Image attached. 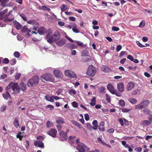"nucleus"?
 Wrapping results in <instances>:
<instances>
[{
	"mask_svg": "<svg viewBox=\"0 0 152 152\" xmlns=\"http://www.w3.org/2000/svg\"><path fill=\"white\" fill-rule=\"evenodd\" d=\"M7 9H5L0 12V19H1L4 14L7 12Z\"/></svg>",
	"mask_w": 152,
	"mask_h": 152,
	"instance_id": "33",
	"label": "nucleus"
},
{
	"mask_svg": "<svg viewBox=\"0 0 152 152\" xmlns=\"http://www.w3.org/2000/svg\"><path fill=\"white\" fill-rule=\"evenodd\" d=\"M54 75L56 77H61L62 75L61 72L59 70H55L53 71Z\"/></svg>",
	"mask_w": 152,
	"mask_h": 152,
	"instance_id": "17",
	"label": "nucleus"
},
{
	"mask_svg": "<svg viewBox=\"0 0 152 152\" xmlns=\"http://www.w3.org/2000/svg\"><path fill=\"white\" fill-rule=\"evenodd\" d=\"M41 79L43 82H45V81H52L53 80V76L50 73H46L41 76Z\"/></svg>",
	"mask_w": 152,
	"mask_h": 152,
	"instance_id": "4",
	"label": "nucleus"
},
{
	"mask_svg": "<svg viewBox=\"0 0 152 152\" xmlns=\"http://www.w3.org/2000/svg\"><path fill=\"white\" fill-rule=\"evenodd\" d=\"M127 58L132 61H133L134 60V58L131 55H129L128 56H127Z\"/></svg>",
	"mask_w": 152,
	"mask_h": 152,
	"instance_id": "64",
	"label": "nucleus"
},
{
	"mask_svg": "<svg viewBox=\"0 0 152 152\" xmlns=\"http://www.w3.org/2000/svg\"><path fill=\"white\" fill-rule=\"evenodd\" d=\"M85 148H86L85 145L82 143L78 144L77 147V149L79 151L78 152H85Z\"/></svg>",
	"mask_w": 152,
	"mask_h": 152,
	"instance_id": "11",
	"label": "nucleus"
},
{
	"mask_svg": "<svg viewBox=\"0 0 152 152\" xmlns=\"http://www.w3.org/2000/svg\"><path fill=\"white\" fill-rule=\"evenodd\" d=\"M119 105L122 106H124L125 105V102L123 100H120L119 102Z\"/></svg>",
	"mask_w": 152,
	"mask_h": 152,
	"instance_id": "45",
	"label": "nucleus"
},
{
	"mask_svg": "<svg viewBox=\"0 0 152 152\" xmlns=\"http://www.w3.org/2000/svg\"><path fill=\"white\" fill-rule=\"evenodd\" d=\"M44 28L43 27H39L38 31V33L40 35H43L44 34Z\"/></svg>",
	"mask_w": 152,
	"mask_h": 152,
	"instance_id": "28",
	"label": "nucleus"
},
{
	"mask_svg": "<svg viewBox=\"0 0 152 152\" xmlns=\"http://www.w3.org/2000/svg\"><path fill=\"white\" fill-rule=\"evenodd\" d=\"M113 94H115L116 96H122V94L119 92L117 91H115V90L114 91L113 93Z\"/></svg>",
	"mask_w": 152,
	"mask_h": 152,
	"instance_id": "39",
	"label": "nucleus"
},
{
	"mask_svg": "<svg viewBox=\"0 0 152 152\" xmlns=\"http://www.w3.org/2000/svg\"><path fill=\"white\" fill-rule=\"evenodd\" d=\"M45 99L47 101L52 102L54 101L53 96L51 97L48 95H47L45 96Z\"/></svg>",
	"mask_w": 152,
	"mask_h": 152,
	"instance_id": "26",
	"label": "nucleus"
},
{
	"mask_svg": "<svg viewBox=\"0 0 152 152\" xmlns=\"http://www.w3.org/2000/svg\"><path fill=\"white\" fill-rule=\"evenodd\" d=\"M61 35L58 32H55L53 34L52 32H49L46 36V39L47 42L50 44L52 43L56 39H59L61 37Z\"/></svg>",
	"mask_w": 152,
	"mask_h": 152,
	"instance_id": "1",
	"label": "nucleus"
},
{
	"mask_svg": "<svg viewBox=\"0 0 152 152\" xmlns=\"http://www.w3.org/2000/svg\"><path fill=\"white\" fill-rule=\"evenodd\" d=\"M11 88L13 91V94H17L20 92V88L18 86L17 83H13L11 82L9 85L7 86L6 90L9 91V90Z\"/></svg>",
	"mask_w": 152,
	"mask_h": 152,
	"instance_id": "2",
	"label": "nucleus"
},
{
	"mask_svg": "<svg viewBox=\"0 0 152 152\" xmlns=\"http://www.w3.org/2000/svg\"><path fill=\"white\" fill-rule=\"evenodd\" d=\"M56 123L58 124H64L65 122L63 121V119L61 118H60L56 120Z\"/></svg>",
	"mask_w": 152,
	"mask_h": 152,
	"instance_id": "34",
	"label": "nucleus"
},
{
	"mask_svg": "<svg viewBox=\"0 0 152 152\" xmlns=\"http://www.w3.org/2000/svg\"><path fill=\"white\" fill-rule=\"evenodd\" d=\"M61 9L62 11H63L66 10L67 7L64 4H63L61 5Z\"/></svg>",
	"mask_w": 152,
	"mask_h": 152,
	"instance_id": "52",
	"label": "nucleus"
},
{
	"mask_svg": "<svg viewBox=\"0 0 152 152\" xmlns=\"http://www.w3.org/2000/svg\"><path fill=\"white\" fill-rule=\"evenodd\" d=\"M72 30L75 33H78L79 32V31L78 29L76 27L72 28Z\"/></svg>",
	"mask_w": 152,
	"mask_h": 152,
	"instance_id": "55",
	"label": "nucleus"
},
{
	"mask_svg": "<svg viewBox=\"0 0 152 152\" xmlns=\"http://www.w3.org/2000/svg\"><path fill=\"white\" fill-rule=\"evenodd\" d=\"M13 124L14 126L16 128H18L19 126V121L18 120V118L17 117H16L15 118Z\"/></svg>",
	"mask_w": 152,
	"mask_h": 152,
	"instance_id": "23",
	"label": "nucleus"
},
{
	"mask_svg": "<svg viewBox=\"0 0 152 152\" xmlns=\"http://www.w3.org/2000/svg\"><path fill=\"white\" fill-rule=\"evenodd\" d=\"M151 121L148 120H144L142 122V125L144 126H148L151 124Z\"/></svg>",
	"mask_w": 152,
	"mask_h": 152,
	"instance_id": "29",
	"label": "nucleus"
},
{
	"mask_svg": "<svg viewBox=\"0 0 152 152\" xmlns=\"http://www.w3.org/2000/svg\"><path fill=\"white\" fill-rule=\"evenodd\" d=\"M143 113L146 115H149L150 114V111L147 108H145L143 110Z\"/></svg>",
	"mask_w": 152,
	"mask_h": 152,
	"instance_id": "38",
	"label": "nucleus"
},
{
	"mask_svg": "<svg viewBox=\"0 0 152 152\" xmlns=\"http://www.w3.org/2000/svg\"><path fill=\"white\" fill-rule=\"evenodd\" d=\"M31 30H32L31 28H30L29 29H28V30L27 32L28 35L31 36L33 33H34L36 34H37V32H36L34 31H31Z\"/></svg>",
	"mask_w": 152,
	"mask_h": 152,
	"instance_id": "31",
	"label": "nucleus"
},
{
	"mask_svg": "<svg viewBox=\"0 0 152 152\" xmlns=\"http://www.w3.org/2000/svg\"><path fill=\"white\" fill-rule=\"evenodd\" d=\"M10 0H2L1 3V6L6 7V4Z\"/></svg>",
	"mask_w": 152,
	"mask_h": 152,
	"instance_id": "35",
	"label": "nucleus"
},
{
	"mask_svg": "<svg viewBox=\"0 0 152 152\" xmlns=\"http://www.w3.org/2000/svg\"><path fill=\"white\" fill-rule=\"evenodd\" d=\"M92 124L94 126H92V129L94 130L96 129L98 127L97 121L96 120H94L92 122Z\"/></svg>",
	"mask_w": 152,
	"mask_h": 152,
	"instance_id": "27",
	"label": "nucleus"
},
{
	"mask_svg": "<svg viewBox=\"0 0 152 152\" xmlns=\"http://www.w3.org/2000/svg\"><path fill=\"white\" fill-rule=\"evenodd\" d=\"M42 10L44 11L47 10L49 11L50 10V9L49 8L45 6H43Z\"/></svg>",
	"mask_w": 152,
	"mask_h": 152,
	"instance_id": "56",
	"label": "nucleus"
},
{
	"mask_svg": "<svg viewBox=\"0 0 152 152\" xmlns=\"http://www.w3.org/2000/svg\"><path fill=\"white\" fill-rule=\"evenodd\" d=\"M65 75L68 77L74 78L76 77V75L74 72L71 70H65Z\"/></svg>",
	"mask_w": 152,
	"mask_h": 152,
	"instance_id": "9",
	"label": "nucleus"
},
{
	"mask_svg": "<svg viewBox=\"0 0 152 152\" xmlns=\"http://www.w3.org/2000/svg\"><path fill=\"white\" fill-rule=\"evenodd\" d=\"M14 16L13 15L6 14L4 17L3 21L7 22H11L14 19Z\"/></svg>",
	"mask_w": 152,
	"mask_h": 152,
	"instance_id": "8",
	"label": "nucleus"
},
{
	"mask_svg": "<svg viewBox=\"0 0 152 152\" xmlns=\"http://www.w3.org/2000/svg\"><path fill=\"white\" fill-rule=\"evenodd\" d=\"M121 110L123 113H128L131 110V109H128L125 108H123L121 109Z\"/></svg>",
	"mask_w": 152,
	"mask_h": 152,
	"instance_id": "43",
	"label": "nucleus"
},
{
	"mask_svg": "<svg viewBox=\"0 0 152 152\" xmlns=\"http://www.w3.org/2000/svg\"><path fill=\"white\" fill-rule=\"evenodd\" d=\"M21 76V74L20 73H17L15 76V79L16 80H18L19 78L20 77V76Z\"/></svg>",
	"mask_w": 152,
	"mask_h": 152,
	"instance_id": "58",
	"label": "nucleus"
},
{
	"mask_svg": "<svg viewBox=\"0 0 152 152\" xmlns=\"http://www.w3.org/2000/svg\"><path fill=\"white\" fill-rule=\"evenodd\" d=\"M19 15L24 20L26 21L27 22V18L26 17V15L22 13L20 14Z\"/></svg>",
	"mask_w": 152,
	"mask_h": 152,
	"instance_id": "40",
	"label": "nucleus"
},
{
	"mask_svg": "<svg viewBox=\"0 0 152 152\" xmlns=\"http://www.w3.org/2000/svg\"><path fill=\"white\" fill-rule=\"evenodd\" d=\"M47 133L49 135L53 137H55L57 133V131L55 129H51Z\"/></svg>",
	"mask_w": 152,
	"mask_h": 152,
	"instance_id": "13",
	"label": "nucleus"
},
{
	"mask_svg": "<svg viewBox=\"0 0 152 152\" xmlns=\"http://www.w3.org/2000/svg\"><path fill=\"white\" fill-rule=\"evenodd\" d=\"M136 42L137 45L140 48H142L145 47V46L141 44L138 41H137Z\"/></svg>",
	"mask_w": 152,
	"mask_h": 152,
	"instance_id": "44",
	"label": "nucleus"
},
{
	"mask_svg": "<svg viewBox=\"0 0 152 152\" xmlns=\"http://www.w3.org/2000/svg\"><path fill=\"white\" fill-rule=\"evenodd\" d=\"M110 70L109 68L106 66L103 65L101 67V70L106 72H109Z\"/></svg>",
	"mask_w": 152,
	"mask_h": 152,
	"instance_id": "22",
	"label": "nucleus"
},
{
	"mask_svg": "<svg viewBox=\"0 0 152 152\" xmlns=\"http://www.w3.org/2000/svg\"><path fill=\"white\" fill-rule=\"evenodd\" d=\"M106 88L104 87H101L100 88V92L101 93H105V90Z\"/></svg>",
	"mask_w": 152,
	"mask_h": 152,
	"instance_id": "49",
	"label": "nucleus"
},
{
	"mask_svg": "<svg viewBox=\"0 0 152 152\" xmlns=\"http://www.w3.org/2000/svg\"><path fill=\"white\" fill-rule=\"evenodd\" d=\"M77 48V46L73 44H71L69 45V48L70 49H74Z\"/></svg>",
	"mask_w": 152,
	"mask_h": 152,
	"instance_id": "41",
	"label": "nucleus"
},
{
	"mask_svg": "<svg viewBox=\"0 0 152 152\" xmlns=\"http://www.w3.org/2000/svg\"><path fill=\"white\" fill-rule=\"evenodd\" d=\"M88 55V51L86 50H83L82 53V55L83 56H87Z\"/></svg>",
	"mask_w": 152,
	"mask_h": 152,
	"instance_id": "36",
	"label": "nucleus"
},
{
	"mask_svg": "<svg viewBox=\"0 0 152 152\" xmlns=\"http://www.w3.org/2000/svg\"><path fill=\"white\" fill-rule=\"evenodd\" d=\"M60 135V140L62 141H64L67 139V137L66 133L64 131H61L59 133Z\"/></svg>",
	"mask_w": 152,
	"mask_h": 152,
	"instance_id": "12",
	"label": "nucleus"
},
{
	"mask_svg": "<svg viewBox=\"0 0 152 152\" xmlns=\"http://www.w3.org/2000/svg\"><path fill=\"white\" fill-rule=\"evenodd\" d=\"M134 85L133 83L129 82L126 87V90L128 91L131 90L134 88Z\"/></svg>",
	"mask_w": 152,
	"mask_h": 152,
	"instance_id": "21",
	"label": "nucleus"
},
{
	"mask_svg": "<svg viewBox=\"0 0 152 152\" xmlns=\"http://www.w3.org/2000/svg\"><path fill=\"white\" fill-rule=\"evenodd\" d=\"M106 101L109 103L110 102V97L109 95H108L107 94H106Z\"/></svg>",
	"mask_w": 152,
	"mask_h": 152,
	"instance_id": "47",
	"label": "nucleus"
},
{
	"mask_svg": "<svg viewBox=\"0 0 152 152\" xmlns=\"http://www.w3.org/2000/svg\"><path fill=\"white\" fill-rule=\"evenodd\" d=\"M71 122L74 125L78 127L79 128L81 129L82 128V126L79 123L77 122L74 120H72L71 121Z\"/></svg>",
	"mask_w": 152,
	"mask_h": 152,
	"instance_id": "25",
	"label": "nucleus"
},
{
	"mask_svg": "<svg viewBox=\"0 0 152 152\" xmlns=\"http://www.w3.org/2000/svg\"><path fill=\"white\" fill-rule=\"evenodd\" d=\"M85 119L86 121H88L89 119V115L87 113L85 114L84 115Z\"/></svg>",
	"mask_w": 152,
	"mask_h": 152,
	"instance_id": "59",
	"label": "nucleus"
},
{
	"mask_svg": "<svg viewBox=\"0 0 152 152\" xmlns=\"http://www.w3.org/2000/svg\"><path fill=\"white\" fill-rule=\"evenodd\" d=\"M72 106L73 107H77L78 106V103L74 101L72 103Z\"/></svg>",
	"mask_w": 152,
	"mask_h": 152,
	"instance_id": "53",
	"label": "nucleus"
},
{
	"mask_svg": "<svg viewBox=\"0 0 152 152\" xmlns=\"http://www.w3.org/2000/svg\"><path fill=\"white\" fill-rule=\"evenodd\" d=\"M117 87L119 91L123 92L124 91V85L123 83H118L117 85Z\"/></svg>",
	"mask_w": 152,
	"mask_h": 152,
	"instance_id": "14",
	"label": "nucleus"
},
{
	"mask_svg": "<svg viewBox=\"0 0 152 152\" xmlns=\"http://www.w3.org/2000/svg\"><path fill=\"white\" fill-rule=\"evenodd\" d=\"M45 108L46 109L49 108L50 110L51 111L54 109V107L52 105L49 104L47 105L45 107Z\"/></svg>",
	"mask_w": 152,
	"mask_h": 152,
	"instance_id": "42",
	"label": "nucleus"
},
{
	"mask_svg": "<svg viewBox=\"0 0 152 152\" xmlns=\"http://www.w3.org/2000/svg\"><path fill=\"white\" fill-rule=\"evenodd\" d=\"M14 55L16 58H18L20 56V53L18 51H15L14 53Z\"/></svg>",
	"mask_w": 152,
	"mask_h": 152,
	"instance_id": "46",
	"label": "nucleus"
},
{
	"mask_svg": "<svg viewBox=\"0 0 152 152\" xmlns=\"http://www.w3.org/2000/svg\"><path fill=\"white\" fill-rule=\"evenodd\" d=\"M104 121H101L100 123V124L98 126V128L100 131L103 132L104 131Z\"/></svg>",
	"mask_w": 152,
	"mask_h": 152,
	"instance_id": "18",
	"label": "nucleus"
},
{
	"mask_svg": "<svg viewBox=\"0 0 152 152\" xmlns=\"http://www.w3.org/2000/svg\"><path fill=\"white\" fill-rule=\"evenodd\" d=\"M149 101L148 100H145L141 102L139 104L136 105L135 107V109H142L145 108L149 104Z\"/></svg>",
	"mask_w": 152,
	"mask_h": 152,
	"instance_id": "6",
	"label": "nucleus"
},
{
	"mask_svg": "<svg viewBox=\"0 0 152 152\" xmlns=\"http://www.w3.org/2000/svg\"><path fill=\"white\" fill-rule=\"evenodd\" d=\"M19 88L20 90H21L23 91H25L27 89V86L26 83L21 82L19 84Z\"/></svg>",
	"mask_w": 152,
	"mask_h": 152,
	"instance_id": "15",
	"label": "nucleus"
},
{
	"mask_svg": "<svg viewBox=\"0 0 152 152\" xmlns=\"http://www.w3.org/2000/svg\"><path fill=\"white\" fill-rule=\"evenodd\" d=\"M9 60L8 58H5L3 60L2 63H3L7 64L9 62Z\"/></svg>",
	"mask_w": 152,
	"mask_h": 152,
	"instance_id": "51",
	"label": "nucleus"
},
{
	"mask_svg": "<svg viewBox=\"0 0 152 152\" xmlns=\"http://www.w3.org/2000/svg\"><path fill=\"white\" fill-rule=\"evenodd\" d=\"M62 90L61 88H59L56 92V93L58 95H59L62 92Z\"/></svg>",
	"mask_w": 152,
	"mask_h": 152,
	"instance_id": "61",
	"label": "nucleus"
},
{
	"mask_svg": "<svg viewBox=\"0 0 152 152\" xmlns=\"http://www.w3.org/2000/svg\"><path fill=\"white\" fill-rule=\"evenodd\" d=\"M53 124L50 121H48L46 123V126L48 128H49L53 126Z\"/></svg>",
	"mask_w": 152,
	"mask_h": 152,
	"instance_id": "48",
	"label": "nucleus"
},
{
	"mask_svg": "<svg viewBox=\"0 0 152 152\" xmlns=\"http://www.w3.org/2000/svg\"><path fill=\"white\" fill-rule=\"evenodd\" d=\"M8 91H7L5 93L2 94L3 97L6 99H7L11 97Z\"/></svg>",
	"mask_w": 152,
	"mask_h": 152,
	"instance_id": "24",
	"label": "nucleus"
},
{
	"mask_svg": "<svg viewBox=\"0 0 152 152\" xmlns=\"http://www.w3.org/2000/svg\"><path fill=\"white\" fill-rule=\"evenodd\" d=\"M112 30L113 31H118L120 29L119 28L116 26H113L112 28Z\"/></svg>",
	"mask_w": 152,
	"mask_h": 152,
	"instance_id": "50",
	"label": "nucleus"
},
{
	"mask_svg": "<svg viewBox=\"0 0 152 152\" xmlns=\"http://www.w3.org/2000/svg\"><path fill=\"white\" fill-rule=\"evenodd\" d=\"M34 145L36 146H37L39 147L43 148L44 147L43 143L40 141H35L34 142Z\"/></svg>",
	"mask_w": 152,
	"mask_h": 152,
	"instance_id": "16",
	"label": "nucleus"
},
{
	"mask_svg": "<svg viewBox=\"0 0 152 152\" xmlns=\"http://www.w3.org/2000/svg\"><path fill=\"white\" fill-rule=\"evenodd\" d=\"M96 73V70L95 67L93 65L89 66L88 68L86 74L91 77L94 76Z\"/></svg>",
	"mask_w": 152,
	"mask_h": 152,
	"instance_id": "5",
	"label": "nucleus"
},
{
	"mask_svg": "<svg viewBox=\"0 0 152 152\" xmlns=\"http://www.w3.org/2000/svg\"><path fill=\"white\" fill-rule=\"evenodd\" d=\"M87 128L91 130V129H92V126H91V124L89 123H87L86 124V125Z\"/></svg>",
	"mask_w": 152,
	"mask_h": 152,
	"instance_id": "63",
	"label": "nucleus"
},
{
	"mask_svg": "<svg viewBox=\"0 0 152 152\" xmlns=\"http://www.w3.org/2000/svg\"><path fill=\"white\" fill-rule=\"evenodd\" d=\"M122 48V46L120 45H118L116 48V51L117 52H119Z\"/></svg>",
	"mask_w": 152,
	"mask_h": 152,
	"instance_id": "60",
	"label": "nucleus"
},
{
	"mask_svg": "<svg viewBox=\"0 0 152 152\" xmlns=\"http://www.w3.org/2000/svg\"><path fill=\"white\" fill-rule=\"evenodd\" d=\"M7 106L6 105H4L1 107L0 108V111L1 112H4L6 109Z\"/></svg>",
	"mask_w": 152,
	"mask_h": 152,
	"instance_id": "54",
	"label": "nucleus"
},
{
	"mask_svg": "<svg viewBox=\"0 0 152 152\" xmlns=\"http://www.w3.org/2000/svg\"><path fill=\"white\" fill-rule=\"evenodd\" d=\"M39 78L38 76H34L28 80L27 84L28 86L30 87L33 86L34 85H37L39 83Z\"/></svg>",
	"mask_w": 152,
	"mask_h": 152,
	"instance_id": "3",
	"label": "nucleus"
},
{
	"mask_svg": "<svg viewBox=\"0 0 152 152\" xmlns=\"http://www.w3.org/2000/svg\"><path fill=\"white\" fill-rule=\"evenodd\" d=\"M107 88L109 91L112 94L113 93L114 91L115 90L113 86L110 83H108V84L107 86Z\"/></svg>",
	"mask_w": 152,
	"mask_h": 152,
	"instance_id": "19",
	"label": "nucleus"
},
{
	"mask_svg": "<svg viewBox=\"0 0 152 152\" xmlns=\"http://www.w3.org/2000/svg\"><path fill=\"white\" fill-rule=\"evenodd\" d=\"M27 22L28 24L32 25L33 26V28L32 29L33 30L35 31L37 30L39 26V23L33 20H31L27 21Z\"/></svg>",
	"mask_w": 152,
	"mask_h": 152,
	"instance_id": "7",
	"label": "nucleus"
},
{
	"mask_svg": "<svg viewBox=\"0 0 152 152\" xmlns=\"http://www.w3.org/2000/svg\"><path fill=\"white\" fill-rule=\"evenodd\" d=\"M91 102L90 103V104L92 106H94L96 104V98L94 96L91 100Z\"/></svg>",
	"mask_w": 152,
	"mask_h": 152,
	"instance_id": "32",
	"label": "nucleus"
},
{
	"mask_svg": "<svg viewBox=\"0 0 152 152\" xmlns=\"http://www.w3.org/2000/svg\"><path fill=\"white\" fill-rule=\"evenodd\" d=\"M28 29V28H27V26H25L22 28L21 31L23 33H25L26 32H27Z\"/></svg>",
	"mask_w": 152,
	"mask_h": 152,
	"instance_id": "37",
	"label": "nucleus"
},
{
	"mask_svg": "<svg viewBox=\"0 0 152 152\" xmlns=\"http://www.w3.org/2000/svg\"><path fill=\"white\" fill-rule=\"evenodd\" d=\"M76 93L75 91L73 89H71L69 91V94H75Z\"/></svg>",
	"mask_w": 152,
	"mask_h": 152,
	"instance_id": "62",
	"label": "nucleus"
},
{
	"mask_svg": "<svg viewBox=\"0 0 152 152\" xmlns=\"http://www.w3.org/2000/svg\"><path fill=\"white\" fill-rule=\"evenodd\" d=\"M145 25V22L144 21H142L140 23L139 26L140 27H143Z\"/></svg>",
	"mask_w": 152,
	"mask_h": 152,
	"instance_id": "57",
	"label": "nucleus"
},
{
	"mask_svg": "<svg viewBox=\"0 0 152 152\" xmlns=\"http://www.w3.org/2000/svg\"><path fill=\"white\" fill-rule=\"evenodd\" d=\"M128 100L131 103L133 104H136L137 102V100L136 99L133 98H129L128 99Z\"/></svg>",
	"mask_w": 152,
	"mask_h": 152,
	"instance_id": "30",
	"label": "nucleus"
},
{
	"mask_svg": "<svg viewBox=\"0 0 152 152\" xmlns=\"http://www.w3.org/2000/svg\"><path fill=\"white\" fill-rule=\"evenodd\" d=\"M13 24L15 27L18 30L20 29L22 27V25L16 21H13Z\"/></svg>",
	"mask_w": 152,
	"mask_h": 152,
	"instance_id": "20",
	"label": "nucleus"
},
{
	"mask_svg": "<svg viewBox=\"0 0 152 152\" xmlns=\"http://www.w3.org/2000/svg\"><path fill=\"white\" fill-rule=\"evenodd\" d=\"M66 40L65 39H56L55 41V42L58 46H61L63 45L66 43Z\"/></svg>",
	"mask_w": 152,
	"mask_h": 152,
	"instance_id": "10",
	"label": "nucleus"
}]
</instances>
